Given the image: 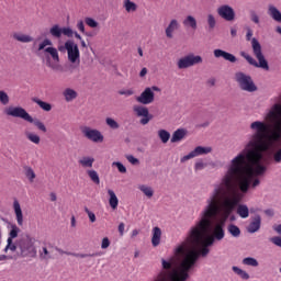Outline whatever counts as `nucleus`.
<instances>
[{
  "label": "nucleus",
  "mask_w": 281,
  "mask_h": 281,
  "mask_svg": "<svg viewBox=\"0 0 281 281\" xmlns=\"http://www.w3.org/2000/svg\"><path fill=\"white\" fill-rule=\"evenodd\" d=\"M109 205L112 210H117V206L120 205V200L117 199V195L115 194V191L109 189Z\"/></svg>",
  "instance_id": "20"
},
{
  "label": "nucleus",
  "mask_w": 281,
  "mask_h": 281,
  "mask_svg": "<svg viewBox=\"0 0 281 281\" xmlns=\"http://www.w3.org/2000/svg\"><path fill=\"white\" fill-rule=\"evenodd\" d=\"M273 159H274L276 164L281 162V148L276 151V154L273 155Z\"/></svg>",
  "instance_id": "55"
},
{
  "label": "nucleus",
  "mask_w": 281,
  "mask_h": 281,
  "mask_svg": "<svg viewBox=\"0 0 281 281\" xmlns=\"http://www.w3.org/2000/svg\"><path fill=\"white\" fill-rule=\"evenodd\" d=\"M61 34L70 38V36H74V31L69 27H61Z\"/></svg>",
  "instance_id": "51"
},
{
  "label": "nucleus",
  "mask_w": 281,
  "mask_h": 281,
  "mask_svg": "<svg viewBox=\"0 0 281 281\" xmlns=\"http://www.w3.org/2000/svg\"><path fill=\"white\" fill-rule=\"evenodd\" d=\"M236 212L240 218H249V207L247 204H240V202L235 206Z\"/></svg>",
  "instance_id": "22"
},
{
  "label": "nucleus",
  "mask_w": 281,
  "mask_h": 281,
  "mask_svg": "<svg viewBox=\"0 0 281 281\" xmlns=\"http://www.w3.org/2000/svg\"><path fill=\"white\" fill-rule=\"evenodd\" d=\"M237 32L238 31L236 29H231V36H236Z\"/></svg>",
  "instance_id": "64"
},
{
  "label": "nucleus",
  "mask_w": 281,
  "mask_h": 281,
  "mask_svg": "<svg viewBox=\"0 0 281 281\" xmlns=\"http://www.w3.org/2000/svg\"><path fill=\"white\" fill-rule=\"evenodd\" d=\"M75 258H93V256H100V254H79V252H72L70 254Z\"/></svg>",
  "instance_id": "44"
},
{
  "label": "nucleus",
  "mask_w": 281,
  "mask_h": 281,
  "mask_svg": "<svg viewBox=\"0 0 281 281\" xmlns=\"http://www.w3.org/2000/svg\"><path fill=\"white\" fill-rule=\"evenodd\" d=\"M113 166H116L119 172L126 173V167L122 162H113Z\"/></svg>",
  "instance_id": "52"
},
{
  "label": "nucleus",
  "mask_w": 281,
  "mask_h": 281,
  "mask_svg": "<svg viewBox=\"0 0 281 281\" xmlns=\"http://www.w3.org/2000/svg\"><path fill=\"white\" fill-rule=\"evenodd\" d=\"M227 232L234 238H238L240 236V228L238 226H236V224H229L227 226Z\"/></svg>",
  "instance_id": "30"
},
{
  "label": "nucleus",
  "mask_w": 281,
  "mask_h": 281,
  "mask_svg": "<svg viewBox=\"0 0 281 281\" xmlns=\"http://www.w3.org/2000/svg\"><path fill=\"white\" fill-rule=\"evenodd\" d=\"M85 212H86V214H88V218H89L90 223H95V213L91 212L89 210V207H85Z\"/></svg>",
  "instance_id": "48"
},
{
  "label": "nucleus",
  "mask_w": 281,
  "mask_h": 281,
  "mask_svg": "<svg viewBox=\"0 0 281 281\" xmlns=\"http://www.w3.org/2000/svg\"><path fill=\"white\" fill-rule=\"evenodd\" d=\"M5 114L10 115L11 117H21V120H24L25 122H29L30 124H34L38 131H42V133H47V127L43 122L40 120H34L25 109L21 106H10L5 110Z\"/></svg>",
  "instance_id": "4"
},
{
  "label": "nucleus",
  "mask_w": 281,
  "mask_h": 281,
  "mask_svg": "<svg viewBox=\"0 0 281 281\" xmlns=\"http://www.w3.org/2000/svg\"><path fill=\"white\" fill-rule=\"evenodd\" d=\"M207 165L203 161H198L194 165V170H203Z\"/></svg>",
  "instance_id": "54"
},
{
  "label": "nucleus",
  "mask_w": 281,
  "mask_h": 281,
  "mask_svg": "<svg viewBox=\"0 0 281 281\" xmlns=\"http://www.w3.org/2000/svg\"><path fill=\"white\" fill-rule=\"evenodd\" d=\"M251 36H254V31L251 29H247L246 41H251Z\"/></svg>",
  "instance_id": "59"
},
{
  "label": "nucleus",
  "mask_w": 281,
  "mask_h": 281,
  "mask_svg": "<svg viewBox=\"0 0 281 281\" xmlns=\"http://www.w3.org/2000/svg\"><path fill=\"white\" fill-rule=\"evenodd\" d=\"M235 80L239 85L240 89L243 91H248V93H254V91H257L258 89L256 83H254L251 76L245 75V72H236Z\"/></svg>",
  "instance_id": "6"
},
{
  "label": "nucleus",
  "mask_w": 281,
  "mask_h": 281,
  "mask_svg": "<svg viewBox=\"0 0 281 281\" xmlns=\"http://www.w3.org/2000/svg\"><path fill=\"white\" fill-rule=\"evenodd\" d=\"M49 34L53 38H60L63 36V27L60 25L55 24L49 29Z\"/></svg>",
  "instance_id": "28"
},
{
  "label": "nucleus",
  "mask_w": 281,
  "mask_h": 281,
  "mask_svg": "<svg viewBox=\"0 0 281 281\" xmlns=\"http://www.w3.org/2000/svg\"><path fill=\"white\" fill-rule=\"evenodd\" d=\"M0 102L1 104H8L10 102V97L5 91H0Z\"/></svg>",
  "instance_id": "46"
},
{
  "label": "nucleus",
  "mask_w": 281,
  "mask_h": 281,
  "mask_svg": "<svg viewBox=\"0 0 281 281\" xmlns=\"http://www.w3.org/2000/svg\"><path fill=\"white\" fill-rule=\"evenodd\" d=\"M268 14L273 19V21H277V23H281V12L278 10V8L273 5H269L268 8Z\"/></svg>",
  "instance_id": "24"
},
{
  "label": "nucleus",
  "mask_w": 281,
  "mask_h": 281,
  "mask_svg": "<svg viewBox=\"0 0 281 281\" xmlns=\"http://www.w3.org/2000/svg\"><path fill=\"white\" fill-rule=\"evenodd\" d=\"M270 243H272V245H276V247H281V237L280 236L271 237Z\"/></svg>",
  "instance_id": "50"
},
{
  "label": "nucleus",
  "mask_w": 281,
  "mask_h": 281,
  "mask_svg": "<svg viewBox=\"0 0 281 281\" xmlns=\"http://www.w3.org/2000/svg\"><path fill=\"white\" fill-rule=\"evenodd\" d=\"M105 124H108V126L110 128H113L114 131H116V128H120V123L111 117L105 119Z\"/></svg>",
  "instance_id": "41"
},
{
  "label": "nucleus",
  "mask_w": 281,
  "mask_h": 281,
  "mask_svg": "<svg viewBox=\"0 0 281 281\" xmlns=\"http://www.w3.org/2000/svg\"><path fill=\"white\" fill-rule=\"evenodd\" d=\"M160 243H161V228L156 226L153 228L151 245L153 247H159Z\"/></svg>",
  "instance_id": "19"
},
{
  "label": "nucleus",
  "mask_w": 281,
  "mask_h": 281,
  "mask_svg": "<svg viewBox=\"0 0 281 281\" xmlns=\"http://www.w3.org/2000/svg\"><path fill=\"white\" fill-rule=\"evenodd\" d=\"M251 47H252V54L258 61H256V59H254L251 55L245 52H241L240 56H243V58H245V60H247L249 65H252V67H258L260 69H266V71H269V63L265 58V55L262 54V46L260 45V42L256 40V37L251 40Z\"/></svg>",
  "instance_id": "3"
},
{
  "label": "nucleus",
  "mask_w": 281,
  "mask_h": 281,
  "mask_svg": "<svg viewBox=\"0 0 281 281\" xmlns=\"http://www.w3.org/2000/svg\"><path fill=\"white\" fill-rule=\"evenodd\" d=\"M134 113H136L138 117H143L140 120V124H143V126H146V124L153 120V115L148 112V108L144 105L134 106Z\"/></svg>",
  "instance_id": "14"
},
{
  "label": "nucleus",
  "mask_w": 281,
  "mask_h": 281,
  "mask_svg": "<svg viewBox=\"0 0 281 281\" xmlns=\"http://www.w3.org/2000/svg\"><path fill=\"white\" fill-rule=\"evenodd\" d=\"M262 225V217L260 215H256L250 224L247 227V232L249 234H256V232H259L260 227Z\"/></svg>",
  "instance_id": "16"
},
{
  "label": "nucleus",
  "mask_w": 281,
  "mask_h": 281,
  "mask_svg": "<svg viewBox=\"0 0 281 281\" xmlns=\"http://www.w3.org/2000/svg\"><path fill=\"white\" fill-rule=\"evenodd\" d=\"M87 175L89 179L95 183V186H100V175H98V171L91 169L87 171Z\"/></svg>",
  "instance_id": "34"
},
{
  "label": "nucleus",
  "mask_w": 281,
  "mask_h": 281,
  "mask_svg": "<svg viewBox=\"0 0 281 281\" xmlns=\"http://www.w3.org/2000/svg\"><path fill=\"white\" fill-rule=\"evenodd\" d=\"M13 210L15 213L16 223L20 227H23V211L21 210V204L19 200L13 201Z\"/></svg>",
  "instance_id": "18"
},
{
  "label": "nucleus",
  "mask_w": 281,
  "mask_h": 281,
  "mask_svg": "<svg viewBox=\"0 0 281 281\" xmlns=\"http://www.w3.org/2000/svg\"><path fill=\"white\" fill-rule=\"evenodd\" d=\"M203 63V57L200 55L189 54L181 57L178 63V69H189V67H194V65H201Z\"/></svg>",
  "instance_id": "8"
},
{
  "label": "nucleus",
  "mask_w": 281,
  "mask_h": 281,
  "mask_svg": "<svg viewBox=\"0 0 281 281\" xmlns=\"http://www.w3.org/2000/svg\"><path fill=\"white\" fill-rule=\"evenodd\" d=\"M155 91L159 92L161 89L157 86L145 88L140 95L136 98V102H139V104H153L155 102Z\"/></svg>",
  "instance_id": "9"
},
{
  "label": "nucleus",
  "mask_w": 281,
  "mask_h": 281,
  "mask_svg": "<svg viewBox=\"0 0 281 281\" xmlns=\"http://www.w3.org/2000/svg\"><path fill=\"white\" fill-rule=\"evenodd\" d=\"M249 14L252 23H255L256 25L260 24V16H258V13H256V11L251 10Z\"/></svg>",
  "instance_id": "45"
},
{
  "label": "nucleus",
  "mask_w": 281,
  "mask_h": 281,
  "mask_svg": "<svg viewBox=\"0 0 281 281\" xmlns=\"http://www.w3.org/2000/svg\"><path fill=\"white\" fill-rule=\"evenodd\" d=\"M233 271L234 273H237V276H240L243 280H249V273H247L245 270L234 266Z\"/></svg>",
  "instance_id": "38"
},
{
  "label": "nucleus",
  "mask_w": 281,
  "mask_h": 281,
  "mask_svg": "<svg viewBox=\"0 0 281 281\" xmlns=\"http://www.w3.org/2000/svg\"><path fill=\"white\" fill-rule=\"evenodd\" d=\"M25 137L29 139V142H32V144H41V136L38 134H34L32 132H25Z\"/></svg>",
  "instance_id": "32"
},
{
  "label": "nucleus",
  "mask_w": 281,
  "mask_h": 281,
  "mask_svg": "<svg viewBox=\"0 0 281 281\" xmlns=\"http://www.w3.org/2000/svg\"><path fill=\"white\" fill-rule=\"evenodd\" d=\"M52 45H53L52 40L45 38L42 43H40L37 50L44 52L46 58L49 59V56H50V58L55 63H60V56L58 55V49H56L55 47H52ZM47 46H49V47H47Z\"/></svg>",
  "instance_id": "7"
},
{
  "label": "nucleus",
  "mask_w": 281,
  "mask_h": 281,
  "mask_svg": "<svg viewBox=\"0 0 281 281\" xmlns=\"http://www.w3.org/2000/svg\"><path fill=\"white\" fill-rule=\"evenodd\" d=\"M77 29L79 30V32H81L82 34H85V22L82 20H80L77 23Z\"/></svg>",
  "instance_id": "56"
},
{
  "label": "nucleus",
  "mask_w": 281,
  "mask_h": 281,
  "mask_svg": "<svg viewBox=\"0 0 281 281\" xmlns=\"http://www.w3.org/2000/svg\"><path fill=\"white\" fill-rule=\"evenodd\" d=\"M55 250H57L58 254H60V256H71L72 252H69V251H65L63 250L61 248L59 247H55Z\"/></svg>",
  "instance_id": "57"
},
{
  "label": "nucleus",
  "mask_w": 281,
  "mask_h": 281,
  "mask_svg": "<svg viewBox=\"0 0 281 281\" xmlns=\"http://www.w3.org/2000/svg\"><path fill=\"white\" fill-rule=\"evenodd\" d=\"M207 85H209L210 87H214V85H216V79H214V78L209 79V80H207Z\"/></svg>",
  "instance_id": "62"
},
{
  "label": "nucleus",
  "mask_w": 281,
  "mask_h": 281,
  "mask_svg": "<svg viewBox=\"0 0 281 281\" xmlns=\"http://www.w3.org/2000/svg\"><path fill=\"white\" fill-rule=\"evenodd\" d=\"M133 90H120L119 91V94L120 95H126V97H128V95H133Z\"/></svg>",
  "instance_id": "58"
},
{
  "label": "nucleus",
  "mask_w": 281,
  "mask_h": 281,
  "mask_svg": "<svg viewBox=\"0 0 281 281\" xmlns=\"http://www.w3.org/2000/svg\"><path fill=\"white\" fill-rule=\"evenodd\" d=\"M272 229H274L277 232V234H281V224L279 225H273Z\"/></svg>",
  "instance_id": "61"
},
{
  "label": "nucleus",
  "mask_w": 281,
  "mask_h": 281,
  "mask_svg": "<svg viewBox=\"0 0 281 281\" xmlns=\"http://www.w3.org/2000/svg\"><path fill=\"white\" fill-rule=\"evenodd\" d=\"M123 8L126 12H137V4L131 0H124Z\"/></svg>",
  "instance_id": "31"
},
{
  "label": "nucleus",
  "mask_w": 281,
  "mask_h": 281,
  "mask_svg": "<svg viewBox=\"0 0 281 281\" xmlns=\"http://www.w3.org/2000/svg\"><path fill=\"white\" fill-rule=\"evenodd\" d=\"M146 74H148V69L147 68H143L139 72L140 78H144V76H146Z\"/></svg>",
  "instance_id": "63"
},
{
  "label": "nucleus",
  "mask_w": 281,
  "mask_h": 281,
  "mask_svg": "<svg viewBox=\"0 0 281 281\" xmlns=\"http://www.w3.org/2000/svg\"><path fill=\"white\" fill-rule=\"evenodd\" d=\"M207 25L210 30H214V27H216V18H214V15H207Z\"/></svg>",
  "instance_id": "43"
},
{
  "label": "nucleus",
  "mask_w": 281,
  "mask_h": 281,
  "mask_svg": "<svg viewBox=\"0 0 281 281\" xmlns=\"http://www.w3.org/2000/svg\"><path fill=\"white\" fill-rule=\"evenodd\" d=\"M251 123L250 128L254 134L246 144L245 149L232 159L231 165L221 183L215 184L214 189L206 200V206L214 204L217 207L215 216L211 217V224L214 218H218L213 227L212 237L215 240L225 238V223L236 210V205L243 201L244 194L249 192L250 188H258L260 179L267 172V166L262 165L265 153L271 150L276 142H281V123Z\"/></svg>",
  "instance_id": "1"
},
{
  "label": "nucleus",
  "mask_w": 281,
  "mask_h": 281,
  "mask_svg": "<svg viewBox=\"0 0 281 281\" xmlns=\"http://www.w3.org/2000/svg\"><path fill=\"white\" fill-rule=\"evenodd\" d=\"M40 258L42 260H50L52 255H49V250H47V247L42 248V251H40Z\"/></svg>",
  "instance_id": "42"
},
{
  "label": "nucleus",
  "mask_w": 281,
  "mask_h": 281,
  "mask_svg": "<svg viewBox=\"0 0 281 281\" xmlns=\"http://www.w3.org/2000/svg\"><path fill=\"white\" fill-rule=\"evenodd\" d=\"M182 25H184V27H190L191 30H196L199 27L196 18L193 15H187L182 21Z\"/></svg>",
  "instance_id": "21"
},
{
  "label": "nucleus",
  "mask_w": 281,
  "mask_h": 281,
  "mask_svg": "<svg viewBox=\"0 0 281 281\" xmlns=\"http://www.w3.org/2000/svg\"><path fill=\"white\" fill-rule=\"evenodd\" d=\"M94 161H95V158L85 156L81 159H79V165L82 166V168H93Z\"/></svg>",
  "instance_id": "26"
},
{
  "label": "nucleus",
  "mask_w": 281,
  "mask_h": 281,
  "mask_svg": "<svg viewBox=\"0 0 281 281\" xmlns=\"http://www.w3.org/2000/svg\"><path fill=\"white\" fill-rule=\"evenodd\" d=\"M13 38L19 43H32L34 41V37L23 33H13Z\"/></svg>",
  "instance_id": "25"
},
{
  "label": "nucleus",
  "mask_w": 281,
  "mask_h": 281,
  "mask_svg": "<svg viewBox=\"0 0 281 281\" xmlns=\"http://www.w3.org/2000/svg\"><path fill=\"white\" fill-rule=\"evenodd\" d=\"M243 265H246L247 267H258V260L254 257H247L243 259Z\"/></svg>",
  "instance_id": "40"
},
{
  "label": "nucleus",
  "mask_w": 281,
  "mask_h": 281,
  "mask_svg": "<svg viewBox=\"0 0 281 281\" xmlns=\"http://www.w3.org/2000/svg\"><path fill=\"white\" fill-rule=\"evenodd\" d=\"M210 153H212V147L198 146L191 153L183 156L181 162L183 164L190 159H194V157H201V155H210Z\"/></svg>",
  "instance_id": "12"
},
{
  "label": "nucleus",
  "mask_w": 281,
  "mask_h": 281,
  "mask_svg": "<svg viewBox=\"0 0 281 281\" xmlns=\"http://www.w3.org/2000/svg\"><path fill=\"white\" fill-rule=\"evenodd\" d=\"M24 175L26 179H29L30 183H34V179H36V172L30 166L24 167Z\"/></svg>",
  "instance_id": "29"
},
{
  "label": "nucleus",
  "mask_w": 281,
  "mask_h": 281,
  "mask_svg": "<svg viewBox=\"0 0 281 281\" xmlns=\"http://www.w3.org/2000/svg\"><path fill=\"white\" fill-rule=\"evenodd\" d=\"M139 190L148 199H153V194H155V191L153 190V188L145 186V184L139 186Z\"/></svg>",
  "instance_id": "35"
},
{
  "label": "nucleus",
  "mask_w": 281,
  "mask_h": 281,
  "mask_svg": "<svg viewBox=\"0 0 281 281\" xmlns=\"http://www.w3.org/2000/svg\"><path fill=\"white\" fill-rule=\"evenodd\" d=\"M63 95H64L66 102H74V100H76V98H78V92H76V90H74L71 88H66L63 91Z\"/></svg>",
  "instance_id": "23"
},
{
  "label": "nucleus",
  "mask_w": 281,
  "mask_h": 281,
  "mask_svg": "<svg viewBox=\"0 0 281 281\" xmlns=\"http://www.w3.org/2000/svg\"><path fill=\"white\" fill-rule=\"evenodd\" d=\"M85 23L89 27H98V22L95 20H93L92 18H86Z\"/></svg>",
  "instance_id": "47"
},
{
  "label": "nucleus",
  "mask_w": 281,
  "mask_h": 281,
  "mask_svg": "<svg viewBox=\"0 0 281 281\" xmlns=\"http://www.w3.org/2000/svg\"><path fill=\"white\" fill-rule=\"evenodd\" d=\"M65 49L68 54L69 63H77L80 65V49L78 48V44L74 43L72 41H67L65 43Z\"/></svg>",
  "instance_id": "10"
},
{
  "label": "nucleus",
  "mask_w": 281,
  "mask_h": 281,
  "mask_svg": "<svg viewBox=\"0 0 281 281\" xmlns=\"http://www.w3.org/2000/svg\"><path fill=\"white\" fill-rule=\"evenodd\" d=\"M179 27H180L179 21L177 19H172L165 30V34H166L167 38H173L175 32H177V30H179Z\"/></svg>",
  "instance_id": "15"
},
{
  "label": "nucleus",
  "mask_w": 281,
  "mask_h": 281,
  "mask_svg": "<svg viewBox=\"0 0 281 281\" xmlns=\"http://www.w3.org/2000/svg\"><path fill=\"white\" fill-rule=\"evenodd\" d=\"M186 137V130L179 128L176 132H173L171 137V144H176V142H181Z\"/></svg>",
  "instance_id": "27"
},
{
  "label": "nucleus",
  "mask_w": 281,
  "mask_h": 281,
  "mask_svg": "<svg viewBox=\"0 0 281 281\" xmlns=\"http://www.w3.org/2000/svg\"><path fill=\"white\" fill-rule=\"evenodd\" d=\"M33 102H35V104L40 105V108L43 110V111H52V104L45 102V101H42L41 99L38 98H34L33 99Z\"/></svg>",
  "instance_id": "33"
},
{
  "label": "nucleus",
  "mask_w": 281,
  "mask_h": 281,
  "mask_svg": "<svg viewBox=\"0 0 281 281\" xmlns=\"http://www.w3.org/2000/svg\"><path fill=\"white\" fill-rule=\"evenodd\" d=\"M158 137L162 142V144H168L170 140V133L166 130L158 131Z\"/></svg>",
  "instance_id": "36"
},
{
  "label": "nucleus",
  "mask_w": 281,
  "mask_h": 281,
  "mask_svg": "<svg viewBox=\"0 0 281 281\" xmlns=\"http://www.w3.org/2000/svg\"><path fill=\"white\" fill-rule=\"evenodd\" d=\"M8 249L10 251H16V249H19V241L14 244L13 239H7V246L4 248V251H8Z\"/></svg>",
  "instance_id": "39"
},
{
  "label": "nucleus",
  "mask_w": 281,
  "mask_h": 281,
  "mask_svg": "<svg viewBox=\"0 0 281 281\" xmlns=\"http://www.w3.org/2000/svg\"><path fill=\"white\" fill-rule=\"evenodd\" d=\"M218 207L214 204H210L205 207L201 214V220L191 227L187 239L176 248V256H182L181 261V280H188L190 278V269L196 265L199 258H205L210 254V248L214 245V237L207 235L210 227H212V218L216 216ZM206 236V237H205Z\"/></svg>",
  "instance_id": "2"
},
{
  "label": "nucleus",
  "mask_w": 281,
  "mask_h": 281,
  "mask_svg": "<svg viewBox=\"0 0 281 281\" xmlns=\"http://www.w3.org/2000/svg\"><path fill=\"white\" fill-rule=\"evenodd\" d=\"M36 239L30 234L23 235L18 239V249L22 258H36Z\"/></svg>",
  "instance_id": "5"
},
{
  "label": "nucleus",
  "mask_w": 281,
  "mask_h": 281,
  "mask_svg": "<svg viewBox=\"0 0 281 281\" xmlns=\"http://www.w3.org/2000/svg\"><path fill=\"white\" fill-rule=\"evenodd\" d=\"M217 14L224 21H234L236 19V12L234 8L229 7L228 4H223L217 9Z\"/></svg>",
  "instance_id": "13"
},
{
  "label": "nucleus",
  "mask_w": 281,
  "mask_h": 281,
  "mask_svg": "<svg viewBox=\"0 0 281 281\" xmlns=\"http://www.w3.org/2000/svg\"><path fill=\"white\" fill-rule=\"evenodd\" d=\"M111 247V240L109 237H104L101 241V249H109Z\"/></svg>",
  "instance_id": "49"
},
{
  "label": "nucleus",
  "mask_w": 281,
  "mask_h": 281,
  "mask_svg": "<svg viewBox=\"0 0 281 281\" xmlns=\"http://www.w3.org/2000/svg\"><path fill=\"white\" fill-rule=\"evenodd\" d=\"M213 54L215 58H224V60H228V63H236L237 60L236 56L223 49H214Z\"/></svg>",
  "instance_id": "17"
},
{
  "label": "nucleus",
  "mask_w": 281,
  "mask_h": 281,
  "mask_svg": "<svg viewBox=\"0 0 281 281\" xmlns=\"http://www.w3.org/2000/svg\"><path fill=\"white\" fill-rule=\"evenodd\" d=\"M127 161L132 164L133 166H137L139 164V159L135 158L133 155L126 156Z\"/></svg>",
  "instance_id": "53"
},
{
  "label": "nucleus",
  "mask_w": 281,
  "mask_h": 281,
  "mask_svg": "<svg viewBox=\"0 0 281 281\" xmlns=\"http://www.w3.org/2000/svg\"><path fill=\"white\" fill-rule=\"evenodd\" d=\"M124 228H125L124 223H120V224H119V233H120V236H124Z\"/></svg>",
  "instance_id": "60"
},
{
  "label": "nucleus",
  "mask_w": 281,
  "mask_h": 281,
  "mask_svg": "<svg viewBox=\"0 0 281 281\" xmlns=\"http://www.w3.org/2000/svg\"><path fill=\"white\" fill-rule=\"evenodd\" d=\"M19 232H21V228H19V226L16 225H12L11 231L9 233L8 240H14V238L19 236Z\"/></svg>",
  "instance_id": "37"
},
{
  "label": "nucleus",
  "mask_w": 281,
  "mask_h": 281,
  "mask_svg": "<svg viewBox=\"0 0 281 281\" xmlns=\"http://www.w3.org/2000/svg\"><path fill=\"white\" fill-rule=\"evenodd\" d=\"M82 135L87 137L90 142H94V144H101L104 142V135H102L101 131L93 130L89 126H85L81 130Z\"/></svg>",
  "instance_id": "11"
}]
</instances>
